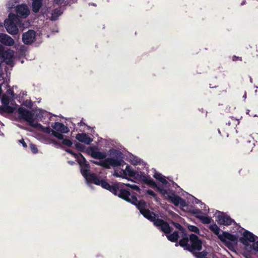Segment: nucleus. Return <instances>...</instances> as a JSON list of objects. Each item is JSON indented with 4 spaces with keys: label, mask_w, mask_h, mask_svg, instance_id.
<instances>
[{
    "label": "nucleus",
    "mask_w": 258,
    "mask_h": 258,
    "mask_svg": "<svg viewBox=\"0 0 258 258\" xmlns=\"http://www.w3.org/2000/svg\"><path fill=\"white\" fill-rule=\"evenodd\" d=\"M81 168V173L85 178L86 181L89 183H93L97 185H100L102 188L107 189L118 196L124 201H130L127 196L130 192L121 187L118 184L110 185L106 180L100 179L95 173H90V165L86 158L82 154L80 155V159L77 161Z\"/></svg>",
    "instance_id": "f257e3e1"
},
{
    "label": "nucleus",
    "mask_w": 258,
    "mask_h": 258,
    "mask_svg": "<svg viewBox=\"0 0 258 258\" xmlns=\"http://www.w3.org/2000/svg\"><path fill=\"white\" fill-rule=\"evenodd\" d=\"M137 209L140 211L141 214L146 219L153 222L155 226L158 229L164 232L168 240L172 242H177L179 238V233L177 231H174L172 234L170 233L172 231L173 228L169 224L163 219L156 218L157 215L153 212H151L147 209V204L145 201H142L137 203Z\"/></svg>",
    "instance_id": "f03ea898"
},
{
    "label": "nucleus",
    "mask_w": 258,
    "mask_h": 258,
    "mask_svg": "<svg viewBox=\"0 0 258 258\" xmlns=\"http://www.w3.org/2000/svg\"><path fill=\"white\" fill-rule=\"evenodd\" d=\"M178 245L191 253H193L196 250L200 251L202 249V242L200 238L195 234H191L189 238L187 234L179 240L178 244H175L176 246Z\"/></svg>",
    "instance_id": "7ed1b4c3"
},
{
    "label": "nucleus",
    "mask_w": 258,
    "mask_h": 258,
    "mask_svg": "<svg viewBox=\"0 0 258 258\" xmlns=\"http://www.w3.org/2000/svg\"><path fill=\"white\" fill-rule=\"evenodd\" d=\"M18 117L20 119L24 120L29 123V124L34 127H42V125L39 123H34V114L31 111L28 110L24 107H19L17 110Z\"/></svg>",
    "instance_id": "20e7f679"
},
{
    "label": "nucleus",
    "mask_w": 258,
    "mask_h": 258,
    "mask_svg": "<svg viewBox=\"0 0 258 258\" xmlns=\"http://www.w3.org/2000/svg\"><path fill=\"white\" fill-rule=\"evenodd\" d=\"M90 162L96 165L100 166L106 169H110L111 167H117L121 166L124 161L121 159L116 158H107L104 160L96 161L91 160Z\"/></svg>",
    "instance_id": "39448f33"
},
{
    "label": "nucleus",
    "mask_w": 258,
    "mask_h": 258,
    "mask_svg": "<svg viewBox=\"0 0 258 258\" xmlns=\"http://www.w3.org/2000/svg\"><path fill=\"white\" fill-rule=\"evenodd\" d=\"M115 184H118L121 185L122 188L130 192V195L127 196L128 199L130 200V201H126L127 202L131 203L134 205H135L136 207L137 208V203H139L142 201H143V200L138 201L137 198V196L138 195V194H140V188L139 187L136 185V184H130L129 183L125 184V185L127 186L130 187L132 189L136 191V192L133 191H130L128 189L125 188L124 187L123 184L120 183H115Z\"/></svg>",
    "instance_id": "423d86ee"
},
{
    "label": "nucleus",
    "mask_w": 258,
    "mask_h": 258,
    "mask_svg": "<svg viewBox=\"0 0 258 258\" xmlns=\"http://www.w3.org/2000/svg\"><path fill=\"white\" fill-rule=\"evenodd\" d=\"M218 238L229 249L233 246L232 242L237 243L238 240V236L236 235L226 231H223L220 236H218Z\"/></svg>",
    "instance_id": "0eeeda50"
},
{
    "label": "nucleus",
    "mask_w": 258,
    "mask_h": 258,
    "mask_svg": "<svg viewBox=\"0 0 258 258\" xmlns=\"http://www.w3.org/2000/svg\"><path fill=\"white\" fill-rule=\"evenodd\" d=\"M51 126L54 129L52 135L59 140L63 139L64 136L62 134H67L70 131L67 126L59 122H54Z\"/></svg>",
    "instance_id": "6e6552de"
},
{
    "label": "nucleus",
    "mask_w": 258,
    "mask_h": 258,
    "mask_svg": "<svg viewBox=\"0 0 258 258\" xmlns=\"http://www.w3.org/2000/svg\"><path fill=\"white\" fill-rule=\"evenodd\" d=\"M256 237V236L251 232L247 230H245L243 233V236L239 239V241L244 245L246 247H247L250 245L248 242H252L255 241Z\"/></svg>",
    "instance_id": "1a4fd4ad"
},
{
    "label": "nucleus",
    "mask_w": 258,
    "mask_h": 258,
    "mask_svg": "<svg viewBox=\"0 0 258 258\" xmlns=\"http://www.w3.org/2000/svg\"><path fill=\"white\" fill-rule=\"evenodd\" d=\"M36 39V32L33 30H29L22 35V41L25 44L29 45L33 43Z\"/></svg>",
    "instance_id": "9d476101"
},
{
    "label": "nucleus",
    "mask_w": 258,
    "mask_h": 258,
    "mask_svg": "<svg viewBox=\"0 0 258 258\" xmlns=\"http://www.w3.org/2000/svg\"><path fill=\"white\" fill-rule=\"evenodd\" d=\"M217 221L220 225L229 226L234 222V220L228 215L221 212L217 216Z\"/></svg>",
    "instance_id": "9b49d317"
},
{
    "label": "nucleus",
    "mask_w": 258,
    "mask_h": 258,
    "mask_svg": "<svg viewBox=\"0 0 258 258\" xmlns=\"http://www.w3.org/2000/svg\"><path fill=\"white\" fill-rule=\"evenodd\" d=\"M13 51L11 50H5L0 55V61L9 65L13 63Z\"/></svg>",
    "instance_id": "f8f14e48"
},
{
    "label": "nucleus",
    "mask_w": 258,
    "mask_h": 258,
    "mask_svg": "<svg viewBox=\"0 0 258 258\" xmlns=\"http://www.w3.org/2000/svg\"><path fill=\"white\" fill-rule=\"evenodd\" d=\"M16 12L18 16L22 18H26L30 14L29 9L25 4L18 5L16 8Z\"/></svg>",
    "instance_id": "ddd939ff"
},
{
    "label": "nucleus",
    "mask_w": 258,
    "mask_h": 258,
    "mask_svg": "<svg viewBox=\"0 0 258 258\" xmlns=\"http://www.w3.org/2000/svg\"><path fill=\"white\" fill-rule=\"evenodd\" d=\"M168 198L175 206L180 205L181 207H184L187 205L185 200L179 196L175 195L174 193H172L171 195H168Z\"/></svg>",
    "instance_id": "4468645a"
},
{
    "label": "nucleus",
    "mask_w": 258,
    "mask_h": 258,
    "mask_svg": "<svg viewBox=\"0 0 258 258\" xmlns=\"http://www.w3.org/2000/svg\"><path fill=\"white\" fill-rule=\"evenodd\" d=\"M87 154L96 159H103L106 157V154L102 152L97 151L94 148L89 147V150L87 151Z\"/></svg>",
    "instance_id": "2eb2a0df"
},
{
    "label": "nucleus",
    "mask_w": 258,
    "mask_h": 258,
    "mask_svg": "<svg viewBox=\"0 0 258 258\" xmlns=\"http://www.w3.org/2000/svg\"><path fill=\"white\" fill-rule=\"evenodd\" d=\"M5 27L7 32L12 34H16L18 32V28L16 25V23L10 22L9 20H5Z\"/></svg>",
    "instance_id": "dca6fc26"
},
{
    "label": "nucleus",
    "mask_w": 258,
    "mask_h": 258,
    "mask_svg": "<svg viewBox=\"0 0 258 258\" xmlns=\"http://www.w3.org/2000/svg\"><path fill=\"white\" fill-rule=\"evenodd\" d=\"M0 42L5 45L10 46L13 45L15 43L12 37L4 33L0 34Z\"/></svg>",
    "instance_id": "f3484780"
},
{
    "label": "nucleus",
    "mask_w": 258,
    "mask_h": 258,
    "mask_svg": "<svg viewBox=\"0 0 258 258\" xmlns=\"http://www.w3.org/2000/svg\"><path fill=\"white\" fill-rule=\"evenodd\" d=\"M76 138L79 142L84 143L87 145H89L93 141V139L92 138L84 133H79L77 134Z\"/></svg>",
    "instance_id": "a211bd4d"
},
{
    "label": "nucleus",
    "mask_w": 258,
    "mask_h": 258,
    "mask_svg": "<svg viewBox=\"0 0 258 258\" xmlns=\"http://www.w3.org/2000/svg\"><path fill=\"white\" fill-rule=\"evenodd\" d=\"M42 5V0H33L32 3V10L35 13H38Z\"/></svg>",
    "instance_id": "6ab92c4d"
},
{
    "label": "nucleus",
    "mask_w": 258,
    "mask_h": 258,
    "mask_svg": "<svg viewBox=\"0 0 258 258\" xmlns=\"http://www.w3.org/2000/svg\"><path fill=\"white\" fill-rule=\"evenodd\" d=\"M15 109V107L9 105H0V114L3 115L4 113H13Z\"/></svg>",
    "instance_id": "aec40b11"
},
{
    "label": "nucleus",
    "mask_w": 258,
    "mask_h": 258,
    "mask_svg": "<svg viewBox=\"0 0 258 258\" xmlns=\"http://www.w3.org/2000/svg\"><path fill=\"white\" fill-rule=\"evenodd\" d=\"M122 172L123 174L132 177H134L136 174V172L129 165L126 166L125 169L122 170Z\"/></svg>",
    "instance_id": "412c9836"
},
{
    "label": "nucleus",
    "mask_w": 258,
    "mask_h": 258,
    "mask_svg": "<svg viewBox=\"0 0 258 258\" xmlns=\"http://www.w3.org/2000/svg\"><path fill=\"white\" fill-rule=\"evenodd\" d=\"M171 224L176 228L178 229L179 231H181L182 234V238L184 236H185L187 235L186 231L185 229L178 223H176L172 221Z\"/></svg>",
    "instance_id": "4be33fe9"
},
{
    "label": "nucleus",
    "mask_w": 258,
    "mask_h": 258,
    "mask_svg": "<svg viewBox=\"0 0 258 258\" xmlns=\"http://www.w3.org/2000/svg\"><path fill=\"white\" fill-rule=\"evenodd\" d=\"M196 217L199 219L202 223L205 224H210L212 221V218L208 216H205L203 215H196Z\"/></svg>",
    "instance_id": "5701e85b"
},
{
    "label": "nucleus",
    "mask_w": 258,
    "mask_h": 258,
    "mask_svg": "<svg viewBox=\"0 0 258 258\" xmlns=\"http://www.w3.org/2000/svg\"><path fill=\"white\" fill-rule=\"evenodd\" d=\"M75 146L76 149L78 151L87 154V151L89 150V147L87 148H86V147L85 145H84L81 143H77V142L75 144Z\"/></svg>",
    "instance_id": "b1692460"
},
{
    "label": "nucleus",
    "mask_w": 258,
    "mask_h": 258,
    "mask_svg": "<svg viewBox=\"0 0 258 258\" xmlns=\"http://www.w3.org/2000/svg\"><path fill=\"white\" fill-rule=\"evenodd\" d=\"M237 120L233 117H228L225 119V122L226 125L233 127L236 124Z\"/></svg>",
    "instance_id": "393cba45"
},
{
    "label": "nucleus",
    "mask_w": 258,
    "mask_h": 258,
    "mask_svg": "<svg viewBox=\"0 0 258 258\" xmlns=\"http://www.w3.org/2000/svg\"><path fill=\"white\" fill-rule=\"evenodd\" d=\"M154 177L163 184H167L168 183L167 181L163 177L160 173L156 172L154 175Z\"/></svg>",
    "instance_id": "a878e982"
},
{
    "label": "nucleus",
    "mask_w": 258,
    "mask_h": 258,
    "mask_svg": "<svg viewBox=\"0 0 258 258\" xmlns=\"http://www.w3.org/2000/svg\"><path fill=\"white\" fill-rule=\"evenodd\" d=\"M144 181L148 185L151 187H157V184L154 181L153 179H152L150 177H145V179H144Z\"/></svg>",
    "instance_id": "bb28decb"
},
{
    "label": "nucleus",
    "mask_w": 258,
    "mask_h": 258,
    "mask_svg": "<svg viewBox=\"0 0 258 258\" xmlns=\"http://www.w3.org/2000/svg\"><path fill=\"white\" fill-rule=\"evenodd\" d=\"M210 229L218 237L221 234L220 233V229L219 227L216 224L211 225L210 226Z\"/></svg>",
    "instance_id": "cd10ccee"
},
{
    "label": "nucleus",
    "mask_w": 258,
    "mask_h": 258,
    "mask_svg": "<svg viewBox=\"0 0 258 258\" xmlns=\"http://www.w3.org/2000/svg\"><path fill=\"white\" fill-rule=\"evenodd\" d=\"M192 254L196 258H206V256L208 255V252L205 250L201 252H197L195 251L192 253Z\"/></svg>",
    "instance_id": "c85d7f7f"
},
{
    "label": "nucleus",
    "mask_w": 258,
    "mask_h": 258,
    "mask_svg": "<svg viewBox=\"0 0 258 258\" xmlns=\"http://www.w3.org/2000/svg\"><path fill=\"white\" fill-rule=\"evenodd\" d=\"M18 15L13 13H10L9 15V18L6 19L5 20H9L10 22H13L16 23L18 22Z\"/></svg>",
    "instance_id": "c756f323"
},
{
    "label": "nucleus",
    "mask_w": 258,
    "mask_h": 258,
    "mask_svg": "<svg viewBox=\"0 0 258 258\" xmlns=\"http://www.w3.org/2000/svg\"><path fill=\"white\" fill-rule=\"evenodd\" d=\"M1 102L3 105H9L10 103V98L9 96L6 94H4L2 96Z\"/></svg>",
    "instance_id": "7c9ffc66"
},
{
    "label": "nucleus",
    "mask_w": 258,
    "mask_h": 258,
    "mask_svg": "<svg viewBox=\"0 0 258 258\" xmlns=\"http://www.w3.org/2000/svg\"><path fill=\"white\" fill-rule=\"evenodd\" d=\"M66 152L71 154L72 155H73L75 158H76L77 159V161H78V159H80V154H82L81 153H75L73 151H72V150L71 149H66L65 150Z\"/></svg>",
    "instance_id": "2f4dec72"
},
{
    "label": "nucleus",
    "mask_w": 258,
    "mask_h": 258,
    "mask_svg": "<svg viewBox=\"0 0 258 258\" xmlns=\"http://www.w3.org/2000/svg\"><path fill=\"white\" fill-rule=\"evenodd\" d=\"M62 12H61V10L59 9H54L53 12H52V20H55L56 18H54V15H56V17L60 16Z\"/></svg>",
    "instance_id": "473e14b6"
},
{
    "label": "nucleus",
    "mask_w": 258,
    "mask_h": 258,
    "mask_svg": "<svg viewBox=\"0 0 258 258\" xmlns=\"http://www.w3.org/2000/svg\"><path fill=\"white\" fill-rule=\"evenodd\" d=\"M62 140V144L64 145H66L69 147H71L73 145V142L71 140L67 139H61Z\"/></svg>",
    "instance_id": "72a5a7b5"
},
{
    "label": "nucleus",
    "mask_w": 258,
    "mask_h": 258,
    "mask_svg": "<svg viewBox=\"0 0 258 258\" xmlns=\"http://www.w3.org/2000/svg\"><path fill=\"white\" fill-rule=\"evenodd\" d=\"M252 245H249L248 247L250 250L253 249L254 251H258V241L252 242Z\"/></svg>",
    "instance_id": "f704fd0d"
},
{
    "label": "nucleus",
    "mask_w": 258,
    "mask_h": 258,
    "mask_svg": "<svg viewBox=\"0 0 258 258\" xmlns=\"http://www.w3.org/2000/svg\"><path fill=\"white\" fill-rule=\"evenodd\" d=\"M188 228L190 231L194 232L197 233H199V229L196 226L189 225Z\"/></svg>",
    "instance_id": "c9c22d12"
},
{
    "label": "nucleus",
    "mask_w": 258,
    "mask_h": 258,
    "mask_svg": "<svg viewBox=\"0 0 258 258\" xmlns=\"http://www.w3.org/2000/svg\"><path fill=\"white\" fill-rule=\"evenodd\" d=\"M146 194L152 196L156 201H157V195L156 194H155L153 190L151 189H148L146 191Z\"/></svg>",
    "instance_id": "e433bc0d"
},
{
    "label": "nucleus",
    "mask_w": 258,
    "mask_h": 258,
    "mask_svg": "<svg viewBox=\"0 0 258 258\" xmlns=\"http://www.w3.org/2000/svg\"><path fill=\"white\" fill-rule=\"evenodd\" d=\"M30 148L31 149V151L33 153H37L38 152V149H37V148L36 147V146L32 144V143H31L30 144Z\"/></svg>",
    "instance_id": "4c0bfd02"
},
{
    "label": "nucleus",
    "mask_w": 258,
    "mask_h": 258,
    "mask_svg": "<svg viewBox=\"0 0 258 258\" xmlns=\"http://www.w3.org/2000/svg\"><path fill=\"white\" fill-rule=\"evenodd\" d=\"M39 127L42 128L43 130V131H44V132H45L46 133H48V134H49L50 133H51V134H52V131H54V130H51L50 127H44L43 125H42V127Z\"/></svg>",
    "instance_id": "58836bf2"
},
{
    "label": "nucleus",
    "mask_w": 258,
    "mask_h": 258,
    "mask_svg": "<svg viewBox=\"0 0 258 258\" xmlns=\"http://www.w3.org/2000/svg\"><path fill=\"white\" fill-rule=\"evenodd\" d=\"M191 213H192L193 214L196 215H196H200V214H202L201 211L199 209L193 210L191 212Z\"/></svg>",
    "instance_id": "ea45409f"
},
{
    "label": "nucleus",
    "mask_w": 258,
    "mask_h": 258,
    "mask_svg": "<svg viewBox=\"0 0 258 258\" xmlns=\"http://www.w3.org/2000/svg\"><path fill=\"white\" fill-rule=\"evenodd\" d=\"M232 60L233 61H237V60H240L242 61V57L239 56H237L236 55H233L232 58Z\"/></svg>",
    "instance_id": "a19ab883"
},
{
    "label": "nucleus",
    "mask_w": 258,
    "mask_h": 258,
    "mask_svg": "<svg viewBox=\"0 0 258 258\" xmlns=\"http://www.w3.org/2000/svg\"><path fill=\"white\" fill-rule=\"evenodd\" d=\"M158 189V190L163 195H165V194H166L167 193V190L165 189H163V188H160L159 187L157 186L156 187Z\"/></svg>",
    "instance_id": "79ce46f5"
},
{
    "label": "nucleus",
    "mask_w": 258,
    "mask_h": 258,
    "mask_svg": "<svg viewBox=\"0 0 258 258\" xmlns=\"http://www.w3.org/2000/svg\"><path fill=\"white\" fill-rule=\"evenodd\" d=\"M19 143L22 144V146L24 148H26L27 147V144L24 141V140L23 139H22L21 140L19 141Z\"/></svg>",
    "instance_id": "37998d69"
},
{
    "label": "nucleus",
    "mask_w": 258,
    "mask_h": 258,
    "mask_svg": "<svg viewBox=\"0 0 258 258\" xmlns=\"http://www.w3.org/2000/svg\"><path fill=\"white\" fill-rule=\"evenodd\" d=\"M243 171H245V172H249V170H246V169H244ZM243 171V169H241L240 170H239V174L240 175H246V173L245 174H243V173H242V172Z\"/></svg>",
    "instance_id": "c03bdc74"
},
{
    "label": "nucleus",
    "mask_w": 258,
    "mask_h": 258,
    "mask_svg": "<svg viewBox=\"0 0 258 258\" xmlns=\"http://www.w3.org/2000/svg\"><path fill=\"white\" fill-rule=\"evenodd\" d=\"M54 3L57 4V5H61L63 2L64 0H53Z\"/></svg>",
    "instance_id": "a18cd8bd"
},
{
    "label": "nucleus",
    "mask_w": 258,
    "mask_h": 258,
    "mask_svg": "<svg viewBox=\"0 0 258 258\" xmlns=\"http://www.w3.org/2000/svg\"><path fill=\"white\" fill-rule=\"evenodd\" d=\"M246 146V145H244L243 146V150L245 151V152H251L252 151V147H250L249 149H248L247 150H246L245 149V147Z\"/></svg>",
    "instance_id": "49530a36"
},
{
    "label": "nucleus",
    "mask_w": 258,
    "mask_h": 258,
    "mask_svg": "<svg viewBox=\"0 0 258 258\" xmlns=\"http://www.w3.org/2000/svg\"><path fill=\"white\" fill-rule=\"evenodd\" d=\"M4 47L3 45L0 44V55L2 54V53L5 51Z\"/></svg>",
    "instance_id": "de8ad7c7"
},
{
    "label": "nucleus",
    "mask_w": 258,
    "mask_h": 258,
    "mask_svg": "<svg viewBox=\"0 0 258 258\" xmlns=\"http://www.w3.org/2000/svg\"><path fill=\"white\" fill-rule=\"evenodd\" d=\"M8 5H9V8H11V9H12V8H13V7L14 6V4H13V2H11V1H10V2H9Z\"/></svg>",
    "instance_id": "09e8293b"
},
{
    "label": "nucleus",
    "mask_w": 258,
    "mask_h": 258,
    "mask_svg": "<svg viewBox=\"0 0 258 258\" xmlns=\"http://www.w3.org/2000/svg\"><path fill=\"white\" fill-rule=\"evenodd\" d=\"M244 257L245 258H252L251 256L249 254H244Z\"/></svg>",
    "instance_id": "8fccbe9b"
},
{
    "label": "nucleus",
    "mask_w": 258,
    "mask_h": 258,
    "mask_svg": "<svg viewBox=\"0 0 258 258\" xmlns=\"http://www.w3.org/2000/svg\"><path fill=\"white\" fill-rule=\"evenodd\" d=\"M113 152L114 153H115L117 155H118L119 154H120V153L116 150H114Z\"/></svg>",
    "instance_id": "3c124183"
},
{
    "label": "nucleus",
    "mask_w": 258,
    "mask_h": 258,
    "mask_svg": "<svg viewBox=\"0 0 258 258\" xmlns=\"http://www.w3.org/2000/svg\"><path fill=\"white\" fill-rule=\"evenodd\" d=\"M115 176H116V177H120V175H119V174L118 173H116V172H115L114 174Z\"/></svg>",
    "instance_id": "603ef678"
},
{
    "label": "nucleus",
    "mask_w": 258,
    "mask_h": 258,
    "mask_svg": "<svg viewBox=\"0 0 258 258\" xmlns=\"http://www.w3.org/2000/svg\"><path fill=\"white\" fill-rule=\"evenodd\" d=\"M68 162H69V164H71V165H73V164H74V162L73 161H69Z\"/></svg>",
    "instance_id": "864d4df0"
},
{
    "label": "nucleus",
    "mask_w": 258,
    "mask_h": 258,
    "mask_svg": "<svg viewBox=\"0 0 258 258\" xmlns=\"http://www.w3.org/2000/svg\"><path fill=\"white\" fill-rule=\"evenodd\" d=\"M53 143L54 144H56V145H58L59 144V143L58 142H57L56 141H53Z\"/></svg>",
    "instance_id": "5fc2aeb1"
},
{
    "label": "nucleus",
    "mask_w": 258,
    "mask_h": 258,
    "mask_svg": "<svg viewBox=\"0 0 258 258\" xmlns=\"http://www.w3.org/2000/svg\"><path fill=\"white\" fill-rule=\"evenodd\" d=\"M210 87L211 88H216V86H212L211 84H210Z\"/></svg>",
    "instance_id": "6e6d98bb"
},
{
    "label": "nucleus",
    "mask_w": 258,
    "mask_h": 258,
    "mask_svg": "<svg viewBox=\"0 0 258 258\" xmlns=\"http://www.w3.org/2000/svg\"><path fill=\"white\" fill-rule=\"evenodd\" d=\"M246 93L245 92L244 94L243 95V97L246 98Z\"/></svg>",
    "instance_id": "4d7b16f0"
},
{
    "label": "nucleus",
    "mask_w": 258,
    "mask_h": 258,
    "mask_svg": "<svg viewBox=\"0 0 258 258\" xmlns=\"http://www.w3.org/2000/svg\"><path fill=\"white\" fill-rule=\"evenodd\" d=\"M31 105H32V104H31V103L30 102L29 107H31Z\"/></svg>",
    "instance_id": "13d9d810"
},
{
    "label": "nucleus",
    "mask_w": 258,
    "mask_h": 258,
    "mask_svg": "<svg viewBox=\"0 0 258 258\" xmlns=\"http://www.w3.org/2000/svg\"><path fill=\"white\" fill-rule=\"evenodd\" d=\"M218 132H219V133L220 134H221V132H220V130H218Z\"/></svg>",
    "instance_id": "bf43d9fd"
}]
</instances>
